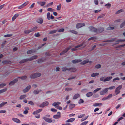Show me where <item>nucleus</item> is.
Here are the masks:
<instances>
[{"mask_svg": "<svg viewBox=\"0 0 125 125\" xmlns=\"http://www.w3.org/2000/svg\"><path fill=\"white\" fill-rule=\"evenodd\" d=\"M122 85H120L118 87L115 89V93L113 94V95L115 96L118 94L120 92V90L122 88Z\"/></svg>", "mask_w": 125, "mask_h": 125, "instance_id": "f257e3e1", "label": "nucleus"}, {"mask_svg": "<svg viewBox=\"0 0 125 125\" xmlns=\"http://www.w3.org/2000/svg\"><path fill=\"white\" fill-rule=\"evenodd\" d=\"M114 41H115L116 42H122L125 41V39H117L116 38H113L111 39L106 41V42H112Z\"/></svg>", "mask_w": 125, "mask_h": 125, "instance_id": "f03ea898", "label": "nucleus"}, {"mask_svg": "<svg viewBox=\"0 0 125 125\" xmlns=\"http://www.w3.org/2000/svg\"><path fill=\"white\" fill-rule=\"evenodd\" d=\"M41 75V74L39 73H36L33 74L31 75L30 77L31 78L34 79L40 77Z\"/></svg>", "mask_w": 125, "mask_h": 125, "instance_id": "7ed1b4c3", "label": "nucleus"}, {"mask_svg": "<svg viewBox=\"0 0 125 125\" xmlns=\"http://www.w3.org/2000/svg\"><path fill=\"white\" fill-rule=\"evenodd\" d=\"M87 43H85L84 42H83L81 44L75 46L74 48H72V50L73 51H75L76 50V48H79L81 46H83V45H84V47H85L87 45Z\"/></svg>", "mask_w": 125, "mask_h": 125, "instance_id": "20e7f679", "label": "nucleus"}, {"mask_svg": "<svg viewBox=\"0 0 125 125\" xmlns=\"http://www.w3.org/2000/svg\"><path fill=\"white\" fill-rule=\"evenodd\" d=\"M108 89L107 88H105L101 91L100 92V94L101 95H104L106 94L108 92Z\"/></svg>", "mask_w": 125, "mask_h": 125, "instance_id": "39448f33", "label": "nucleus"}, {"mask_svg": "<svg viewBox=\"0 0 125 125\" xmlns=\"http://www.w3.org/2000/svg\"><path fill=\"white\" fill-rule=\"evenodd\" d=\"M49 104V103L48 102L45 101L42 103L40 105L39 107H40L43 108L45 106L48 105Z\"/></svg>", "mask_w": 125, "mask_h": 125, "instance_id": "423d86ee", "label": "nucleus"}, {"mask_svg": "<svg viewBox=\"0 0 125 125\" xmlns=\"http://www.w3.org/2000/svg\"><path fill=\"white\" fill-rule=\"evenodd\" d=\"M29 2L28 1H27L24 3L22 4L21 5L18 7V8L19 9H21L24 8L25 6L27 5L28 3Z\"/></svg>", "mask_w": 125, "mask_h": 125, "instance_id": "0eeeda50", "label": "nucleus"}, {"mask_svg": "<svg viewBox=\"0 0 125 125\" xmlns=\"http://www.w3.org/2000/svg\"><path fill=\"white\" fill-rule=\"evenodd\" d=\"M90 31L92 32H94L97 33V29L93 26H90L89 27Z\"/></svg>", "mask_w": 125, "mask_h": 125, "instance_id": "6e6552de", "label": "nucleus"}, {"mask_svg": "<svg viewBox=\"0 0 125 125\" xmlns=\"http://www.w3.org/2000/svg\"><path fill=\"white\" fill-rule=\"evenodd\" d=\"M85 25V24L83 23H79L77 24L76 26V28H79L82 27Z\"/></svg>", "mask_w": 125, "mask_h": 125, "instance_id": "1a4fd4ad", "label": "nucleus"}, {"mask_svg": "<svg viewBox=\"0 0 125 125\" xmlns=\"http://www.w3.org/2000/svg\"><path fill=\"white\" fill-rule=\"evenodd\" d=\"M47 19L49 20H50L51 19H52L54 18V17L52 15H51L50 13L49 12H48L47 14Z\"/></svg>", "mask_w": 125, "mask_h": 125, "instance_id": "9d476101", "label": "nucleus"}, {"mask_svg": "<svg viewBox=\"0 0 125 125\" xmlns=\"http://www.w3.org/2000/svg\"><path fill=\"white\" fill-rule=\"evenodd\" d=\"M89 61L88 59H86L83 61V62H81L80 64L81 65H83L86 64L88 62H89L90 63H92V62L90 61L89 62Z\"/></svg>", "mask_w": 125, "mask_h": 125, "instance_id": "9b49d317", "label": "nucleus"}, {"mask_svg": "<svg viewBox=\"0 0 125 125\" xmlns=\"http://www.w3.org/2000/svg\"><path fill=\"white\" fill-rule=\"evenodd\" d=\"M71 46H69V47L67 48L66 49H65L64 51H63L62 52L60 53V55H61L64 54L65 53H66L67 51L71 48Z\"/></svg>", "mask_w": 125, "mask_h": 125, "instance_id": "f8f14e48", "label": "nucleus"}, {"mask_svg": "<svg viewBox=\"0 0 125 125\" xmlns=\"http://www.w3.org/2000/svg\"><path fill=\"white\" fill-rule=\"evenodd\" d=\"M18 80L17 79H14L12 81L10 82L9 83V85L11 86L14 85L15 83L17 82Z\"/></svg>", "mask_w": 125, "mask_h": 125, "instance_id": "ddd939ff", "label": "nucleus"}, {"mask_svg": "<svg viewBox=\"0 0 125 125\" xmlns=\"http://www.w3.org/2000/svg\"><path fill=\"white\" fill-rule=\"evenodd\" d=\"M43 118L44 120L48 122L51 123L52 122V121L51 119L47 118L45 117H43Z\"/></svg>", "mask_w": 125, "mask_h": 125, "instance_id": "4468645a", "label": "nucleus"}, {"mask_svg": "<svg viewBox=\"0 0 125 125\" xmlns=\"http://www.w3.org/2000/svg\"><path fill=\"white\" fill-rule=\"evenodd\" d=\"M82 60L80 59H75L73 60L72 61V62L74 64L76 63L81 62Z\"/></svg>", "mask_w": 125, "mask_h": 125, "instance_id": "2eb2a0df", "label": "nucleus"}, {"mask_svg": "<svg viewBox=\"0 0 125 125\" xmlns=\"http://www.w3.org/2000/svg\"><path fill=\"white\" fill-rule=\"evenodd\" d=\"M31 86L29 85L27 86L26 88L23 90V91L24 93H26L30 89Z\"/></svg>", "mask_w": 125, "mask_h": 125, "instance_id": "dca6fc26", "label": "nucleus"}, {"mask_svg": "<svg viewBox=\"0 0 125 125\" xmlns=\"http://www.w3.org/2000/svg\"><path fill=\"white\" fill-rule=\"evenodd\" d=\"M61 104V103L59 102H54L53 103L52 105L54 106L55 107H56L58 105L60 104Z\"/></svg>", "mask_w": 125, "mask_h": 125, "instance_id": "f3484780", "label": "nucleus"}, {"mask_svg": "<svg viewBox=\"0 0 125 125\" xmlns=\"http://www.w3.org/2000/svg\"><path fill=\"white\" fill-rule=\"evenodd\" d=\"M102 105V104L101 103H96L94 104L93 106L94 107H97V106H101Z\"/></svg>", "mask_w": 125, "mask_h": 125, "instance_id": "a211bd4d", "label": "nucleus"}, {"mask_svg": "<svg viewBox=\"0 0 125 125\" xmlns=\"http://www.w3.org/2000/svg\"><path fill=\"white\" fill-rule=\"evenodd\" d=\"M104 30V28L103 27H100L97 29V33H100L102 32Z\"/></svg>", "mask_w": 125, "mask_h": 125, "instance_id": "6ab92c4d", "label": "nucleus"}, {"mask_svg": "<svg viewBox=\"0 0 125 125\" xmlns=\"http://www.w3.org/2000/svg\"><path fill=\"white\" fill-rule=\"evenodd\" d=\"M12 120L13 121L18 123H20L21 122L17 118H12Z\"/></svg>", "mask_w": 125, "mask_h": 125, "instance_id": "aec40b11", "label": "nucleus"}, {"mask_svg": "<svg viewBox=\"0 0 125 125\" xmlns=\"http://www.w3.org/2000/svg\"><path fill=\"white\" fill-rule=\"evenodd\" d=\"M42 110V109H38L37 110L35 111L33 113V114L34 115L37 114L40 112Z\"/></svg>", "mask_w": 125, "mask_h": 125, "instance_id": "412c9836", "label": "nucleus"}, {"mask_svg": "<svg viewBox=\"0 0 125 125\" xmlns=\"http://www.w3.org/2000/svg\"><path fill=\"white\" fill-rule=\"evenodd\" d=\"M28 61H29V60L28 59H23L20 61V64L23 63L25 62H26Z\"/></svg>", "mask_w": 125, "mask_h": 125, "instance_id": "4be33fe9", "label": "nucleus"}, {"mask_svg": "<svg viewBox=\"0 0 125 125\" xmlns=\"http://www.w3.org/2000/svg\"><path fill=\"white\" fill-rule=\"evenodd\" d=\"M36 21L37 22L40 24L42 23L43 22V20L41 18L38 19Z\"/></svg>", "mask_w": 125, "mask_h": 125, "instance_id": "5701e85b", "label": "nucleus"}, {"mask_svg": "<svg viewBox=\"0 0 125 125\" xmlns=\"http://www.w3.org/2000/svg\"><path fill=\"white\" fill-rule=\"evenodd\" d=\"M75 120V119L73 118H71L68 120H66L65 121V122L68 123V122H72L73 121Z\"/></svg>", "mask_w": 125, "mask_h": 125, "instance_id": "b1692460", "label": "nucleus"}, {"mask_svg": "<svg viewBox=\"0 0 125 125\" xmlns=\"http://www.w3.org/2000/svg\"><path fill=\"white\" fill-rule=\"evenodd\" d=\"M80 96L79 94L77 93L75 94L73 97V99H75L78 98Z\"/></svg>", "mask_w": 125, "mask_h": 125, "instance_id": "393cba45", "label": "nucleus"}, {"mask_svg": "<svg viewBox=\"0 0 125 125\" xmlns=\"http://www.w3.org/2000/svg\"><path fill=\"white\" fill-rule=\"evenodd\" d=\"M37 56L36 55H34L32 57L28 59L29 61H31L33 59H37Z\"/></svg>", "mask_w": 125, "mask_h": 125, "instance_id": "a878e982", "label": "nucleus"}, {"mask_svg": "<svg viewBox=\"0 0 125 125\" xmlns=\"http://www.w3.org/2000/svg\"><path fill=\"white\" fill-rule=\"evenodd\" d=\"M112 78V76H108L106 77H105V82L109 81Z\"/></svg>", "mask_w": 125, "mask_h": 125, "instance_id": "bb28decb", "label": "nucleus"}, {"mask_svg": "<svg viewBox=\"0 0 125 125\" xmlns=\"http://www.w3.org/2000/svg\"><path fill=\"white\" fill-rule=\"evenodd\" d=\"M93 94V93L90 92L87 93L86 94V96L87 97H90Z\"/></svg>", "mask_w": 125, "mask_h": 125, "instance_id": "cd10ccee", "label": "nucleus"}, {"mask_svg": "<svg viewBox=\"0 0 125 125\" xmlns=\"http://www.w3.org/2000/svg\"><path fill=\"white\" fill-rule=\"evenodd\" d=\"M61 117V115H60L56 114L54 115L53 117L54 118L56 119H57L60 118Z\"/></svg>", "mask_w": 125, "mask_h": 125, "instance_id": "c85d7f7f", "label": "nucleus"}, {"mask_svg": "<svg viewBox=\"0 0 125 125\" xmlns=\"http://www.w3.org/2000/svg\"><path fill=\"white\" fill-rule=\"evenodd\" d=\"M76 70V68H69V71H71L72 72H74Z\"/></svg>", "mask_w": 125, "mask_h": 125, "instance_id": "c756f323", "label": "nucleus"}, {"mask_svg": "<svg viewBox=\"0 0 125 125\" xmlns=\"http://www.w3.org/2000/svg\"><path fill=\"white\" fill-rule=\"evenodd\" d=\"M35 51L33 50H28L27 52V53L29 54H31L34 52Z\"/></svg>", "mask_w": 125, "mask_h": 125, "instance_id": "7c9ffc66", "label": "nucleus"}, {"mask_svg": "<svg viewBox=\"0 0 125 125\" xmlns=\"http://www.w3.org/2000/svg\"><path fill=\"white\" fill-rule=\"evenodd\" d=\"M37 3L38 4L40 5L41 6H43L46 3L44 2L40 1L37 2Z\"/></svg>", "mask_w": 125, "mask_h": 125, "instance_id": "2f4dec72", "label": "nucleus"}, {"mask_svg": "<svg viewBox=\"0 0 125 125\" xmlns=\"http://www.w3.org/2000/svg\"><path fill=\"white\" fill-rule=\"evenodd\" d=\"M99 73H93L91 75V76L92 77H94L95 76L98 75Z\"/></svg>", "mask_w": 125, "mask_h": 125, "instance_id": "473e14b6", "label": "nucleus"}, {"mask_svg": "<svg viewBox=\"0 0 125 125\" xmlns=\"http://www.w3.org/2000/svg\"><path fill=\"white\" fill-rule=\"evenodd\" d=\"M7 103V102H2L0 104V108L2 107Z\"/></svg>", "mask_w": 125, "mask_h": 125, "instance_id": "72a5a7b5", "label": "nucleus"}, {"mask_svg": "<svg viewBox=\"0 0 125 125\" xmlns=\"http://www.w3.org/2000/svg\"><path fill=\"white\" fill-rule=\"evenodd\" d=\"M10 62H11L10 61L7 60H4L2 61V63L4 64L10 63Z\"/></svg>", "mask_w": 125, "mask_h": 125, "instance_id": "f704fd0d", "label": "nucleus"}, {"mask_svg": "<svg viewBox=\"0 0 125 125\" xmlns=\"http://www.w3.org/2000/svg\"><path fill=\"white\" fill-rule=\"evenodd\" d=\"M19 14H15L12 18V20L14 21L16 18L19 16Z\"/></svg>", "mask_w": 125, "mask_h": 125, "instance_id": "c9c22d12", "label": "nucleus"}, {"mask_svg": "<svg viewBox=\"0 0 125 125\" xmlns=\"http://www.w3.org/2000/svg\"><path fill=\"white\" fill-rule=\"evenodd\" d=\"M26 97V95H21L20 97V100H22L25 98Z\"/></svg>", "mask_w": 125, "mask_h": 125, "instance_id": "e433bc0d", "label": "nucleus"}, {"mask_svg": "<svg viewBox=\"0 0 125 125\" xmlns=\"http://www.w3.org/2000/svg\"><path fill=\"white\" fill-rule=\"evenodd\" d=\"M57 31V30H52L51 31L49 32V34H54Z\"/></svg>", "mask_w": 125, "mask_h": 125, "instance_id": "4c0bfd02", "label": "nucleus"}, {"mask_svg": "<svg viewBox=\"0 0 125 125\" xmlns=\"http://www.w3.org/2000/svg\"><path fill=\"white\" fill-rule=\"evenodd\" d=\"M105 77H102L100 78V80L101 81H103L105 82Z\"/></svg>", "mask_w": 125, "mask_h": 125, "instance_id": "58836bf2", "label": "nucleus"}, {"mask_svg": "<svg viewBox=\"0 0 125 125\" xmlns=\"http://www.w3.org/2000/svg\"><path fill=\"white\" fill-rule=\"evenodd\" d=\"M75 106V105L74 104H72L70 105L69 106V108L70 109H72Z\"/></svg>", "mask_w": 125, "mask_h": 125, "instance_id": "ea45409f", "label": "nucleus"}, {"mask_svg": "<svg viewBox=\"0 0 125 125\" xmlns=\"http://www.w3.org/2000/svg\"><path fill=\"white\" fill-rule=\"evenodd\" d=\"M101 89V88H97L93 92H94V93H95L96 92H97L100 90Z\"/></svg>", "mask_w": 125, "mask_h": 125, "instance_id": "a19ab883", "label": "nucleus"}, {"mask_svg": "<svg viewBox=\"0 0 125 125\" xmlns=\"http://www.w3.org/2000/svg\"><path fill=\"white\" fill-rule=\"evenodd\" d=\"M7 88H5L4 89H3L1 90H0V94H1V93H2L6 91H7Z\"/></svg>", "mask_w": 125, "mask_h": 125, "instance_id": "79ce46f5", "label": "nucleus"}, {"mask_svg": "<svg viewBox=\"0 0 125 125\" xmlns=\"http://www.w3.org/2000/svg\"><path fill=\"white\" fill-rule=\"evenodd\" d=\"M27 77L26 76H24L22 77H19L17 78H20L24 80Z\"/></svg>", "mask_w": 125, "mask_h": 125, "instance_id": "37998d69", "label": "nucleus"}, {"mask_svg": "<svg viewBox=\"0 0 125 125\" xmlns=\"http://www.w3.org/2000/svg\"><path fill=\"white\" fill-rule=\"evenodd\" d=\"M85 115V114H82L80 115H78V118H82Z\"/></svg>", "mask_w": 125, "mask_h": 125, "instance_id": "c03bdc74", "label": "nucleus"}, {"mask_svg": "<svg viewBox=\"0 0 125 125\" xmlns=\"http://www.w3.org/2000/svg\"><path fill=\"white\" fill-rule=\"evenodd\" d=\"M88 121H86L82 122L80 125H86L88 122Z\"/></svg>", "mask_w": 125, "mask_h": 125, "instance_id": "a18cd8bd", "label": "nucleus"}, {"mask_svg": "<svg viewBox=\"0 0 125 125\" xmlns=\"http://www.w3.org/2000/svg\"><path fill=\"white\" fill-rule=\"evenodd\" d=\"M38 28V27L37 26L31 29V32L34 31Z\"/></svg>", "mask_w": 125, "mask_h": 125, "instance_id": "49530a36", "label": "nucleus"}, {"mask_svg": "<svg viewBox=\"0 0 125 125\" xmlns=\"http://www.w3.org/2000/svg\"><path fill=\"white\" fill-rule=\"evenodd\" d=\"M30 32H31V29L25 30L24 31V33L26 34H28Z\"/></svg>", "mask_w": 125, "mask_h": 125, "instance_id": "de8ad7c7", "label": "nucleus"}, {"mask_svg": "<svg viewBox=\"0 0 125 125\" xmlns=\"http://www.w3.org/2000/svg\"><path fill=\"white\" fill-rule=\"evenodd\" d=\"M61 4H60L59 5H58L57 6V8L56 9L58 10H60L61 7Z\"/></svg>", "mask_w": 125, "mask_h": 125, "instance_id": "09e8293b", "label": "nucleus"}, {"mask_svg": "<svg viewBox=\"0 0 125 125\" xmlns=\"http://www.w3.org/2000/svg\"><path fill=\"white\" fill-rule=\"evenodd\" d=\"M69 68H67L66 67H64L62 68V70L63 71H65L67 70L69 71Z\"/></svg>", "mask_w": 125, "mask_h": 125, "instance_id": "8fccbe9b", "label": "nucleus"}, {"mask_svg": "<svg viewBox=\"0 0 125 125\" xmlns=\"http://www.w3.org/2000/svg\"><path fill=\"white\" fill-rule=\"evenodd\" d=\"M69 32L75 34L77 33V32L75 30H70L69 31Z\"/></svg>", "mask_w": 125, "mask_h": 125, "instance_id": "3c124183", "label": "nucleus"}, {"mask_svg": "<svg viewBox=\"0 0 125 125\" xmlns=\"http://www.w3.org/2000/svg\"><path fill=\"white\" fill-rule=\"evenodd\" d=\"M108 89H108H110V90H112L114 89L115 88V86H111L109 88H107Z\"/></svg>", "mask_w": 125, "mask_h": 125, "instance_id": "603ef678", "label": "nucleus"}, {"mask_svg": "<svg viewBox=\"0 0 125 125\" xmlns=\"http://www.w3.org/2000/svg\"><path fill=\"white\" fill-rule=\"evenodd\" d=\"M47 10L50 12H53L54 11V9L51 8H48L47 9Z\"/></svg>", "mask_w": 125, "mask_h": 125, "instance_id": "864d4df0", "label": "nucleus"}, {"mask_svg": "<svg viewBox=\"0 0 125 125\" xmlns=\"http://www.w3.org/2000/svg\"><path fill=\"white\" fill-rule=\"evenodd\" d=\"M123 11V10L122 9H121L120 10H119L117 12H116L115 13V14H118L119 13H121V12H122Z\"/></svg>", "mask_w": 125, "mask_h": 125, "instance_id": "5fc2aeb1", "label": "nucleus"}, {"mask_svg": "<svg viewBox=\"0 0 125 125\" xmlns=\"http://www.w3.org/2000/svg\"><path fill=\"white\" fill-rule=\"evenodd\" d=\"M39 92V91L35 90L33 91V93L35 94H38Z\"/></svg>", "mask_w": 125, "mask_h": 125, "instance_id": "6e6d98bb", "label": "nucleus"}, {"mask_svg": "<svg viewBox=\"0 0 125 125\" xmlns=\"http://www.w3.org/2000/svg\"><path fill=\"white\" fill-rule=\"evenodd\" d=\"M120 80V78L119 77H117L114 78L112 81L113 82H115L116 80Z\"/></svg>", "mask_w": 125, "mask_h": 125, "instance_id": "4d7b16f0", "label": "nucleus"}, {"mask_svg": "<svg viewBox=\"0 0 125 125\" xmlns=\"http://www.w3.org/2000/svg\"><path fill=\"white\" fill-rule=\"evenodd\" d=\"M6 85V84L5 83H2L0 84V88H2Z\"/></svg>", "mask_w": 125, "mask_h": 125, "instance_id": "13d9d810", "label": "nucleus"}, {"mask_svg": "<svg viewBox=\"0 0 125 125\" xmlns=\"http://www.w3.org/2000/svg\"><path fill=\"white\" fill-rule=\"evenodd\" d=\"M101 65L100 64H97L95 66V67L97 69L99 68H101Z\"/></svg>", "mask_w": 125, "mask_h": 125, "instance_id": "bf43d9fd", "label": "nucleus"}, {"mask_svg": "<svg viewBox=\"0 0 125 125\" xmlns=\"http://www.w3.org/2000/svg\"><path fill=\"white\" fill-rule=\"evenodd\" d=\"M28 104H30L31 105H34V104L32 101H30L29 102Z\"/></svg>", "mask_w": 125, "mask_h": 125, "instance_id": "052dcab7", "label": "nucleus"}, {"mask_svg": "<svg viewBox=\"0 0 125 125\" xmlns=\"http://www.w3.org/2000/svg\"><path fill=\"white\" fill-rule=\"evenodd\" d=\"M64 31V29L62 28L58 30V31L59 32H63Z\"/></svg>", "mask_w": 125, "mask_h": 125, "instance_id": "680f3d73", "label": "nucleus"}, {"mask_svg": "<svg viewBox=\"0 0 125 125\" xmlns=\"http://www.w3.org/2000/svg\"><path fill=\"white\" fill-rule=\"evenodd\" d=\"M84 102V101L83 99H80V100L78 102V103H79L80 104V103H83Z\"/></svg>", "mask_w": 125, "mask_h": 125, "instance_id": "e2e57ef3", "label": "nucleus"}, {"mask_svg": "<svg viewBox=\"0 0 125 125\" xmlns=\"http://www.w3.org/2000/svg\"><path fill=\"white\" fill-rule=\"evenodd\" d=\"M112 96V94H110L107 96L108 99L111 98Z\"/></svg>", "mask_w": 125, "mask_h": 125, "instance_id": "0e129e2a", "label": "nucleus"}, {"mask_svg": "<svg viewBox=\"0 0 125 125\" xmlns=\"http://www.w3.org/2000/svg\"><path fill=\"white\" fill-rule=\"evenodd\" d=\"M96 39V37H91L88 39V41H89L91 40H93Z\"/></svg>", "mask_w": 125, "mask_h": 125, "instance_id": "69168bd1", "label": "nucleus"}, {"mask_svg": "<svg viewBox=\"0 0 125 125\" xmlns=\"http://www.w3.org/2000/svg\"><path fill=\"white\" fill-rule=\"evenodd\" d=\"M12 34H7L4 35V37H10L12 36Z\"/></svg>", "mask_w": 125, "mask_h": 125, "instance_id": "338daca9", "label": "nucleus"}, {"mask_svg": "<svg viewBox=\"0 0 125 125\" xmlns=\"http://www.w3.org/2000/svg\"><path fill=\"white\" fill-rule=\"evenodd\" d=\"M55 107L56 108H57V109H59V110H61L62 109V108L60 106H59L58 105V106H57Z\"/></svg>", "mask_w": 125, "mask_h": 125, "instance_id": "774afa93", "label": "nucleus"}]
</instances>
